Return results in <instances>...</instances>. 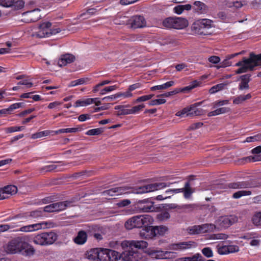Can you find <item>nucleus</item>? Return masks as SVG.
I'll list each match as a JSON object with an SVG mask.
<instances>
[{"mask_svg":"<svg viewBox=\"0 0 261 261\" xmlns=\"http://www.w3.org/2000/svg\"><path fill=\"white\" fill-rule=\"evenodd\" d=\"M120 245L123 251L121 253L123 261H147L148 255L140 249L147 248L148 243L144 241L130 240L115 242Z\"/></svg>","mask_w":261,"mask_h":261,"instance_id":"nucleus-1","label":"nucleus"},{"mask_svg":"<svg viewBox=\"0 0 261 261\" xmlns=\"http://www.w3.org/2000/svg\"><path fill=\"white\" fill-rule=\"evenodd\" d=\"M27 236L18 237L8 242L6 251L8 254L21 253L25 256L33 255L35 252L34 248L26 242Z\"/></svg>","mask_w":261,"mask_h":261,"instance_id":"nucleus-2","label":"nucleus"},{"mask_svg":"<svg viewBox=\"0 0 261 261\" xmlns=\"http://www.w3.org/2000/svg\"><path fill=\"white\" fill-rule=\"evenodd\" d=\"M236 66L240 67L235 71L236 74H239L246 73L248 71H253L255 67L261 68V53L258 55L252 52L248 58L243 57L242 60L235 64Z\"/></svg>","mask_w":261,"mask_h":261,"instance_id":"nucleus-3","label":"nucleus"},{"mask_svg":"<svg viewBox=\"0 0 261 261\" xmlns=\"http://www.w3.org/2000/svg\"><path fill=\"white\" fill-rule=\"evenodd\" d=\"M51 26V23L50 22H44L39 25L38 31L33 32L32 36L38 38L48 37L61 31L59 28L50 29Z\"/></svg>","mask_w":261,"mask_h":261,"instance_id":"nucleus-4","label":"nucleus"},{"mask_svg":"<svg viewBox=\"0 0 261 261\" xmlns=\"http://www.w3.org/2000/svg\"><path fill=\"white\" fill-rule=\"evenodd\" d=\"M152 220V218L149 215L135 216L129 219L125 223V227L127 229L133 228H141L143 226L148 225Z\"/></svg>","mask_w":261,"mask_h":261,"instance_id":"nucleus-5","label":"nucleus"},{"mask_svg":"<svg viewBox=\"0 0 261 261\" xmlns=\"http://www.w3.org/2000/svg\"><path fill=\"white\" fill-rule=\"evenodd\" d=\"M57 238V234L53 231L44 232L36 235L33 238V242L40 246H48L53 244Z\"/></svg>","mask_w":261,"mask_h":261,"instance_id":"nucleus-6","label":"nucleus"},{"mask_svg":"<svg viewBox=\"0 0 261 261\" xmlns=\"http://www.w3.org/2000/svg\"><path fill=\"white\" fill-rule=\"evenodd\" d=\"M173 182H155L142 186H136L135 187V192L136 194H141L146 193L153 192L163 189L164 188L168 187Z\"/></svg>","mask_w":261,"mask_h":261,"instance_id":"nucleus-7","label":"nucleus"},{"mask_svg":"<svg viewBox=\"0 0 261 261\" xmlns=\"http://www.w3.org/2000/svg\"><path fill=\"white\" fill-rule=\"evenodd\" d=\"M135 187L124 186L115 187L103 191L102 195L105 196H114L125 194H135Z\"/></svg>","mask_w":261,"mask_h":261,"instance_id":"nucleus-8","label":"nucleus"},{"mask_svg":"<svg viewBox=\"0 0 261 261\" xmlns=\"http://www.w3.org/2000/svg\"><path fill=\"white\" fill-rule=\"evenodd\" d=\"M195 192L194 189L191 186L190 180L186 181L184 187L177 189H170L165 191V194L171 193L172 195L182 192L185 199L191 198L192 195Z\"/></svg>","mask_w":261,"mask_h":261,"instance_id":"nucleus-9","label":"nucleus"},{"mask_svg":"<svg viewBox=\"0 0 261 261\" xmlns=\"http://www.w3.org/2000/svg\"><path fill=\"white\" fill-rule=\"evenodd\" d=\"M100 253L101 261H117L121 259V253L113 250L101 248Z\"/></svg>","mask_w":261,"mask_h":261,"instance_id":"nucleus-10","label":"nucleus"},{"mask_svg":"<svg viewBox=\"0 0 261 261\" xmlns=\"http://www.w3.org/2000/svg\"><path fill=\"white\" fill-rule=\"evenodd\" d=\"M201 102L196 103L191 105L190 107H187L183 109L181 111H179L176 113V115L181 117L186 115V116H199L201 114V109L197 108L198 106L200 105Z\"/></svg>","mask_w":261,"mask_h":261,"instance_id":"nucleus-11","label":"nucleus"},{"mask_svg":"<svg viewBox=\"0 0 261 261\" xmlns=\"http://www.w3.org/2000/svg\"><path fill=\"white\" fill-rule=\"evenodd\" d=\"M238 221V218L234 215L222 216L217 221V224L220 227L228 228L235 222Z\"/></svg>","mask_w":261,"mask_h":261,"instance_id":"nucleus-12","label":"nucleus"},{"mask_svg":"<svg viewBox=\"0 0 261 261\" xmlns=\"http://www.w3.org/2000/svg\"><path fill=\"white\" fill-rule=\"evenodd\" d=\"M25 22L29 23L35 22L41 18L40 10L36 9L32 11H27L22 14Z\"/></svg>","mask_w":261,"mask_h":261,"instance_id":"nucleus-13","label":"nucleus"},{"mask_svg":"<svg viewBox=\"0 0 261 261\" xmlns=\"http://www.w3.org/2000/svg\"><path fill=\"white\" fill-rule=\"evenodd\" d=\"M101 248L91 249L86 253V258L92 261H101Z\"/></svg>","mask_w":261,"mask_h":261,"instance_id":"nucleus-14","label":"nucleus"},{"mask_svg":"<svg viewBox=\"0 0 261 261\" xmlns=\"http://www.w3.org/2000/svg\"><path fill=\"white\" fill-rule=\"evenodd\" d=\"M128 23L131 24L133 28H143L146 25V21L142 16L136 15L128 20Z\"/></svg>","mask_w":261,"mask_h":261,"instance_id":"nucleus-15","label":"nucleus"},{"mask_svg":"<svg viewBox=\"0 0 261 261\" xmlns=\"http://www.w3.org/2000/svg\"><path fill=\"white\" fill-rule=\"evenodd\" d=\"M138 203L144 204L140 205L139 208L143 212H152L155 211V207L153 206L154 202L148 199L140 200Z\"/></svg>","mask_w":261,"mask_h":261,"instance_id":"nucleus-16","label":"nucleus"},{"mask_svg":"<svg viewBox=\"0 0 261 261\" xmlns=\"http://www.w3.org/2000/svg\"><path fill=\"white\" fill-rule=\"evenodd\" d=\"M195 243L193 241L182 242L173 244L170 246V249L174 250H184L191 248L194 246Z\"/></svg>","mask_w":261,"mask_h":261,"instance_id":"nucleus-17","label":"nucleus"},{"mask_svg":"<svg viewBox=\"0 0 261 261\" xmlns=\"http://www.w3.org/2000/svg\"><path fill=\"white\" fill-rule=\"evenodd\" d=\"M144 229L140 232V236L144 237L146 239H153L156 236L154 226H144Z\"/></svg>","mask_w":261,"mask_h":261,"instance_id":"nucleus-18","label":"nucleus"},{"mask_svg":"<svg viewBox=\"0 0 261 261\" xmlns=\"http://www.w3.org/2000/svg\"><path fill=\"white\" fill-rule=\"evenodd\" d=\"M251 74H246L240 76V79L241 81L238 87L239 90L242 91L249 89V83L251 80Z\"/></svg>","mask_w":261,"mask_h":261,"instance_id":"nucleus-19","label":"nucleus"},{"mask_svg":"<svg viewBox=\"0 0 261 261\" xmlns=\"http://www.w3.org/2000/svg\"><path fill=\"white\" fill-rule=\"evenodd\" d=\"M43 223H38L33 224L21 226L16 231H21L24 232H31L41 229L42 228Z\"/></svg>","mask_w":261,"mask_h":261,"instance_id":"nucleus-20","label":"nucleus"},{"mask_svg":"<svg viewBox=\"0 0 261 261\" xmlns=\"http://www.w3.org/2000/svg\"><path fill=\"white\" fill-rule=\"evenodd\" d=\"M75 59V57L70 54H66L61 55L60 58L58 61V65L59 66H64L68 64H70L74 61Z\"/></svg>","mask_w":261,"mask_h":261,"instance_id":"nucleus-21","label":"nucleus"},{"mask_svg":"<svg viewBox=\"0 0 261 261\" xmlns=\"http://www.w3.org/2000/svg\"><path fill=\"white\" fill-rule=\"evenodd\" d=\"M88 235L84 230H80L73 239L74 243L79 245H84L87 241Z\"/></svg>","mask_w":261,"mask_h":261,"instance_id":"nucleus-22","label":"nucleus"},{"mask_svg":"<svg viewBox=\"0 0 261 261\" xmlns=\"http://www.w3.org/2000/svg\"><path fill=\"white\" fill-rule=\"evenodd\" d=\"M242 54L243 51H241L238 53L227 55L226 57V58L223 61L220 62L219 65L216 66L217 68L220 69L221 68H225L231 66L232 64V62L230 61V60L237 57L239 55H241Z\"/></svg>","mask_w":261,"mask_h":261,"instance_id":"nucleus-23","label":"nucleus"},{"mask_svg":"<svg viewBox=\"0 0 261 261\" xmlns=\"http://www.w3.org/2000/svg\"><path fill=\"white\" fill-rule=\"evenodd\" d=\"M251 187V184L247 181L231 182L228 184V187L233 189H245Z\"/></svg>","mask_w":261,"mask_h":261,"instance_id":"nucleus-24","label":"nucleus"},{"mask_svg":"<svg viewBox=\"0 0 261 261\" xmlns=\"http://www.w3.org/2000/svg\"><path fill=\"white\" fill-rule=\"evenodd\" d=\"M71 201H65L53 203L55 212H60L65 210L72 203Z\"/></svg>","mask_w":261,"mask_h":261,"instance_id":"nucleus-25","label":"nucleus"},{"mask_svg":"<svg viewBox=\"0 0 261 261\" xmlns=\"http://www.w3.org/2000/svg\"><path fill=\"white\" fill-rule=\"evenodd\" d=\"M188 25V21L186 19L182 17H175V29H182Z\"/></svg>","mask_w":261,"mask_h":261,"instance_id":"nucleus-26","label":"nucleus"},{"mask_svg":"<svg viewBox=\"0 0 261 261\" xmlns=\"http://www.w3.org/2000/svg\"><path fill=\"white\" fill-rule=\"evenodd\" d=\"M195 9L197 12L200 14L206 13L207 12V6L202 2L195 1L194 3Z\"/></svg>","mask_w":261,"mask_h":261,"instance_id":"nucleus-27","label":"nucleus"},{"mask_svg":"<svg viewBox=\"0 0 261 261\" xmlns=\"http://www.w3.org/2000/svg\"><path fill=\"white\" fill-rule=\"evenodd\" d=\"M25 2L23 0H11L9 7L13 10H19L24 6Z\"/></svg>","mask_w":261,"mask_h":261,"instance_id":"nucleus-28","label":"nucleus"},{"mask_svg":"<svg viewBox=\"0 0 261 261\" xmlns=\"http://www.w3.org/2000/svg\"><path fill=\"white\" fill-rule=\"evenodd\" d=\"M129 108H130V106L129 105H119V106H115V109L118 110L117 114V115L118 116L126 115H129L130 112H129V109H128Z\"/></svg>","mask_w":261,"mask_h":261,"instance_id":"nucleus-29","label":"nucleus"},{"mask_svg":"<svg viewBox=\"0 0 261 261\" xmlns=\"http://www.w3.org/2000/svg\"><path fill=\"white\" fill-rule=\"evenodd\" d=\"M198 205L195 203L186 204L181 205V211L184 213H190L197 210L198 208Z\"/></svg>","mask_w":261,"mask_h":261,"instance_id":"nucleus-30","label":"nucleus"},{"mask_svg":"<svg viewBox=\"0 0 261 261\" xmlns=\"http://www.w3.org/2000/svg\"><path fill=\"white\" fill-rule=\"evenodd\" d=\"M200 82H198L196 80L192 81L190 84L186 87H185L182 88H177L178 90V92H186L187 91H189L194 88L198 87L200 84Z\"/></svg>","mask_w":261,"mask_h":261,"instance_id":"nucleus-31","label":"nucleus"},{"mask_svg":"<svg viewBox=\"0 0 261 261\" xmlns=\"http://www.w3.org/2000/svg\"><path fill=\"white\" fill-rule=\"evenodd\" d=\"M95 100H96V99H93L92 98L79 99L76 101L74 107H79L86 106L89 105L93 103V101H94Z\"/></svg>","mask_w":261,"mask_h":261,"instance_id":"nucleus-32","label":"nucleus"},{"mask_svg":"<svg viewBox=\"0 0 261 261\" xmlns=\"http://www.w3.org/2000/svg\"><path fill=\"white\" fill-rule=\"evenodd\" d=\"M201 22L200 20H198L195 22H194L192 25V29L196 33L199 34H204L205 35L206 33L204 32V29L202 27V25L200 24Z\"/></svg>","mask_w":261,"mask_h":261,"instance_id":"nucleus-33","label":"nucleus"},{"mask_svg":"<svg viewBox=\"0 0 261 261\" xmlns=\"http://www.w3.org/2000/svg\"><path fill=\"white\" fill-rule=\"evenodd\" d=\"M81 129L80 127H73V128H61L57 130H53V135H58L62 133H76L80 131Z\"/></svg>","mask_w":261,"mask_h":261,"instance_id":"nucleus-34","label":"nucleus"},{"mask_svg":"<svg viewBox=\"0 0 261 261\" xmlns=\"http://www.w3.org/2000/svg\"><path fill=\"white\" fill-rule=\"evenodd\" d=\"M252 97L250 93H248L246 95H240L233 98V103L235 105H239L247 99H249Z\"/></svg>","mask_w":261,"mask_h":261,"instance_id":"nucleus-35","label":"nucleus"},{"mask_svg":"<svg viewBox=\"0 0 261 261\" xmlns=\"http://www.w3.org/2000/svg\"><path fill=\"white\" fill-rule=\"evenodd\" d=\"M202 233L213 231L216 228L215 224L212 223H205L201 225Z\"/></svg>","mask_w":261,"mask_h":261,"instance_id":"nucleus-36","label":"nucleus"},{"mask_svg":"<svg viewBox=\"0 0 261 261\" xmlns=\"http://www.w3.org/2000/svg\"><path fill=\"white\" fill-rule=\"evenodd\" d=\"M251 221L256 226H261V211L255 212L252 216Z\"/></svg>","mask_w":261,"mask_h":261,"instance_id":"nucleus-37","label":"nucleus"},{"mask_svg":"<svg viewBox=\"0 0 261 261\" xmlns=\"http://www.w3.org/2000/svg\"><path fill=\"white\" fill-rule=\"evenodd\" d=\"M251 194V191L249 190H240L234 193L232 197L233 199H239L243 196H249Z\"/></svg>","mask_w":261,"mask_h":261,"instance_id":"nucleus-38","label":"nucleus"},{"mask_svg":"<svg viewBox=\"0 0 261 261\" xmlns=\"http://www.w3.org/2000/svg\"><path fill=\"white\" fill-rule=\"evenodd\" d=\"M201 225H193L187 228V231L190 234H198L202 233V230L201 228Z\"/></svg>","mask_w":261,"mask_h":261,"instance_id":"nucleus-39","label":"nucleus"},{"mask_svg":"<svg viewBox=\"0 0 261 261\" xmlns=\"http://www.w3.org/2000/svg\"><path fill=\"white\" fill-rule=\"evenodd\" d=\"M174 84V82L173 81H169L161 85L153 86L150 88V90L153 91L158 90L166 89L172 86Z\"/></svg>","mask_w":261,"mask_h":261,"instance_id":"nucleus-40","label":"nucleus"},{"mask_svg":"<svg viewBox=\"0 0 261 261\" xmlns=\"http://www.w3.org/2000/svg\"><path fill=\"white\" fill-rule=\"evenodd\" d=\"M6 195L8 196L9 194H14L17 191V188L14 185H9L2 188Z\"/></svg>","mask_w":261,"mask_h":261,"instance_id":"nucleus-41","label":"nucleus"},{"mask_svg":"<svg viewBox=\"0 0 261 261\" xmlns=\"http://www.w3.org/2000/svg\"><path fill=\"white\" fill-rule=\"evenodd\" d=\"M53 130H46L34 133L32 135L31 138L33 139H36L40 138L43 137L47 136L51 134H53Z\"/></svg>","mask_w":261,"mask_h":261,"instance_id":"nucleus-42","label":"nucleus"},{"mask_svg":"<svg viewBox=\"0 0 261 261\" xmlns=\"http://www.w3.org/2000/svg\"><path fill=\"white\" fill-rule=\"evenodd\" d=\"M180 261H204V260L200 254L197 253L191 257L181 258Z\"/></svg>","mask_w":261,"mask_h":261,"instance_id":"nucleus-43","label":"nucleus"},{"mask_svg":"<svg viewBox=\"0 0 261 261\" xmlns=\"http://www.w3.org/2000/svg\"><path fill=\"white\" fill-rule=\"evenodd\" d=\"M175 17H169L163 22V25L168 28L174 29Z\"/></svg>","mask_w":261,"mask_h":261,"instance_id":"nucleus-44","label":"nucleus"},{"mask_svg":"<svg viewBox=\"0 0 261 261\" xmlns=\"http://www.w3.org/2000/svg\"><path fill=\"white\" fill-rule=\"evenodd\" d=\"M170 218V214L167 211H164L156 215V219L160 221H165Z\"/></svg>","mask_w":261,"mask_h":261,"instance_id":"nucleus-45","label":"nucleus"},{"mask_svg":"<svg viewBox=\"0 0 261 261\" xmlns=\"http://www.w3.org/2000/svg\"><path fill=\"white\" fill-rule=\"evenodd\" d=\"M24 214L27 217L29 216L32 218H36L42 216L43 215V211L41 209H40L30 212L29 215L27 213ZM27 218V217H26L25 219H26Z\"/></svg>","mask_w":261,"mask_h":261,"instance_id":"nucleus-46","label":"nucleus"},{"mask_svg":"<svg viewBox=\"0 0 261 261\" xmlns=\"http://www.w3.org/2000/svg\"><path fill=\"white\" fill-rule=\"evenodd\" d=\"M154 228H155V233H156V236L157 235L163 236L168 230V227L167 226H164V225L155 226Z\"/></svg>","mask_w":261,"mask_h":261,"instance_id":"nucleus-47","label":"nucleus"},{"mask_svg":"<svg viewBox=\"0 0 261 261\" xmlns=\"http://www.w3.org/2000/svg\"><path fill=\"white\" fill-rule=\"evenodd\" d=\"M225 86V85L223 83L216 85L210 88L209 90V92L211 94H214L220 90H223Z\"/></svg>","mask_w":261,"mask_h":261,"instance_id":"nucleus-48","label":"nucleus"},{"mask_svg":"<svg viewBox=\"0 0 261 261\" xmlns=\"http://www.w3.org/2000/svg\"><path fill=\"white\" fill-rule=\"evenodd\" d=\"M89 81L88 78H81L75 81H71L69 85V87H73L77 85H83Z\"/></svg>","mask_w":261,"mask_h":261,"instance_id":"nucleus-49","label":"nucleus"},{"mask_svg":"<svg viewBox=\"0 0 261 261\" xmlns=\"http://www.w3.org/2000/svg\"><path fill=\"white\" fill-rule=\"evenodd\" d=\"M103 132L102 128H97L91 129L88 130L86 134L89 136H94V135H98L101 134Z\"/></svg>","mask_w":261,"mask_h":261,"instance_id":"nucleus-50","label":"nucleus"},{"mask_svg":"<svg viewBox=\"0 0 261 261\" xmlns=\"http://www.w3.org/2000/svg\"><path fill=\"white\" fill-rule=\"evenodd\" d=\"M229 103L228 100H217L212 103L213 109H216L219 107L223 106Z\"/></svg>","mask_w":261,"mask_h":261,"instance_id":"nucleus-51","label":"nucleus"},{"mask_svg":"<svg viewBox=\"0 0 261 261\" xmlns=\"http://www.w3.org/2000/svg\"><path fill=\"white\" fill-rule=\"evenodd\" d=\"M118 88L117 85H113L109 87H106L100 91V95H104L107 92H109L114 90H116Z\"/></svg>","mask_w":261,"mask_h":261,"instance_id":"nucleus-52","label":"nucleus"},{"mask_svg":"<svg viewBox=\"0 0 261 261\" xmlns=\"http://www.w3.org/2000/svg\"><path fill=\"white\" fill-rule=\"evenodd\" d=\"M200 22H201L200 24L202 25L203 28L204 30L205 29H208L211 28L212 25V21L210 19H200Z\"/></svg>","mask_w":261,"mask_h":261,"instance_id":"nucleus-53","label":"nucleus"},{"mask_svg":"<svg viewBox=\"0 0 261 261\" xmlns=\"http://www.w3.org/2000/svg\"><path fill=\"white\" fill-rule=\"evenodd\" d=\"M241 161H244V162H255L261 161L259 156H249L245 158H243L241 159Z\"/></svg>","mask_w":261,"mask_h":261,"instance_id":"nucleus-54","label":"nucleus"},{"mask_svg":"<svg viewBox=\"0 0 261 261\" xmlns=\"http://www.w3.org/2000/svg\"><path fill=\"white\" fill-rule=\"evenodd\" d=\"M201 252L202 254L206 257H211L213 256V253L212 249L210 247L203 248Z\"/></svg>","mask_w":261,"mask_h":261,"instance_id":"nucleus-55","label":"nucleus"},{"mask_svg":"<svg viewBox=\"0 0 261 261\" xmlns=\"http://www.w3.org/2000/svg\"><path fill=\"white\" fill-rule=\"evenodd\" d=\"M166 101V100L165 99H156L149 101L148 105L150 106L160 105L165 103Z\"/></svg>","mask_w":261,"mask_h":261,"instance_id":"nucleus-56","label":"nucleus"},{"mask_svg":"<svg viewBox=\"0 0 261 261\" xmlns=\"http://www.w3.org/2000/svg\"><path fill=\"white\" fill-rule=\"evenodd\" d=\"M177 93H178V90H177V89L176 88L174 90H173V91L168 92H166V93H163L162 94L158 95H157V97H170L171 96H172V95H175Z\"/></svg>","mask_w":261,"mask_h":261,"instance_id":"nucleus-57","label":"nucleus"},{"mask_svg":"<svg viewBox=\"0 0 261 261\" xmlns=\"http://www.w3.org/2000/svg\"><path fill=\"white\" fill-rule=\"evenodd\" d=\"M24 128L23 126H12L9 127L6 129L7 133H11L15 132L21 130Z\"/></svg>","mask_w":261,"mask_h":261,"instance_id":"nucleus-58","label":"nucleus"},{"mask_svg":"<svg viewBox=\"0 0 261 261\" xmlns=\"http://www.w3.org/2000/svg\"><path fill=\"white\" fill-rule=\"evenodd\" d=\"M203 125V123L201 122H198L194 123H193L191 124L188 128L187 129L188 130H195L196 129H198L199 128H200Z\"/></svg>","mask_w":261,"mask_h":261,"instance_id":"nucleus-59","label":"nucleus"},{"mask_svg":"<svg viewBox=\"0 0 261 261\" xmlns=\"http://www.w3.org/2000/svg\"><path fill=\"white\" fill-rule=\"evenodd\" d=\"M26 217H27V216L25 215L20 214L16 215L14 216L9 217L8 218H7L6 219H5L4 220V221H11V220H12L14 219H22L23 218H25Z\"/></svg>","mask_w":261,"mask_h":261,"instance_id":"nucleus-60","label":"nucleus"},{"mask_svg":"<svg viewBox=\"0 0 261 261\" xmlns=\"http://www.w3.org/2000/svg\"><path fill=\"white\" fill-rule=\"evenodd\" d=\"M227 248L228 254L237 252L239 251V247L237 245H227Z\"/></svg>","mask_w":261,"mask_h":261,"instance_id":"nucleus-61","label":"nucleus"},{"mask_svg":"<svg viewBox=\"0 0 261 261\" xmlns=\"http://www.w3.org/2000/svg\"><path fill=\"white\" fill-rule=\"evenodd\" d=\"M117 98H118L121 97H123L124 98L129 97L132 96V93L129 91H127L125 92H118L116 94Z\"/></svg>","mask_w":261,"mask_h":261,"instance_id":"nucleus-62","label":"nucleus"},{"mask_svg":"<svg viewBox=\"0 0 261 261\" xmlns=\"http://www.w3.org/2000/svg\"><path fill=\"white\" fill-rule=\"evenodd\" d=\"M218 252L221 255L228 254L227 245L219 247L218 249Z\"/></svg>","mask_w":261,"mask_h":261,"instance_id":"nucleus-63","label":"nucleus"},{"mask_svg":"<svg viewBox=\"0 0 261 261\" xmlns=\"http://www.w3.org/2000/svg\"><path fill=\"white\" fill-rule=\"evenodd\" d=\"M131 202L129 199H123L119 202L117 205L119 207H124L128 205Z\"/></svg>","mask_w":261,"mask_h":261,"instance_id":"nucleus-64","label":"nucleus"}]
</instances>
